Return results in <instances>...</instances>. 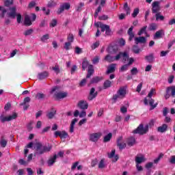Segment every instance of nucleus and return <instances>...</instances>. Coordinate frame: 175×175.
Here are the masks:
<instances>
[{
  "mask_svg": "<svg viewBox=\"0 0 175 175\" xmlns=\"http://www.w3.org/2000/svg\"><path fill=\"white\" fill-rule=\"evenodd\" d=\"M67 40L70 43H73V41L75 40V36L73 34L70 33L67 38Z\"/></svg>",
  "mask_w": 175,
  "mask_h": 175,
  "instance_id": "obj_47",
  "label": "nucleus"
},
{
  "mask_svg": "<svg viewBox=\"0 0 175 175\" xmlns=\"http://www.w3.org/2000/svg\"><path fill=\"white\" fill-rule=\"evenodd\" d=\"M55 96L57 100H59V99H64V98H66V96H68V93L61 92H56L55 94Z\"/></svg>",
  "mask_w": 175,
  "mask_h": 175,
  "instance_id": "obj_17",
  "label": "nucleus"
},
{
  "mask_svg": "<svg viewBox=\"0 0 175 175\" xmlns=\"http://www.w3.org/2000/svg\"><path fill=\"white\" fill-rule=\"evenodd\" d=\"M145 59L148 62V64H154L155 61V57L154 53H150L149 55L145 56Z\"/></svg>",
  "mask_w": 175,
  "mask_h": 175,
  "instance_id": "obj_18",
  "label": "nucleus"
},
{
  "mask_svg": "<svg viewBox=\"0 0 175 175\" xmlns=\"http://www.w3.org/2000/svg\"><path fill=\"white\" fill-rule=\"evenodd\" d=\"M122 57L123 58L122 61L124 63L126 62V61H128V59H129V55H128V53H126V52H123Z\"/></svg>",
  "mask_w": 175,
  "mask_h": 175,
  "instance_id": "obj_40",
  "label": "nucleus"
},
{
  "mask_svg": "<svg viewBox=\"0 0 175 175\" xmlns=\"http://www.w3.org/2000/svg\"><path fill=\"white\" fill-rule=\"evenodd\" d=\"M100 28L101 29V32H105V31L106 35H111V29H110V26L103 24L100 25Z\"/></svg>",
  "mask_w": 175,
  "mask_h": 175,
  "instance_id": "obj_10",
  "label": "nucleus"
},
{
  "mask_svg": "<svg viewBox=\"0 0 175 175\" xmlns=\"http://www.w3.org/2000/svg\"><path fill=\"white\" fill-rule=\"evenodd\" d=\"M77 106L79 109H81V110H87V109H88V103L85 100H80Z\"/></svg>",
  "mask_w": 175,
  "mask_h": 175,
  "instance_id": "obj_15",
  "label": "nucleus"
},
{
  "mask_svg": "<svg viewBox=\"0 0 175 175\" xmlns=\"http://www.w3.org/2000/svg\"><path fill=\"white\" fill-rule=\"evenodd\" d=\"M71 46H72V43L71 42H65V44H64V49H65V50H70V47H71Z\"/></svg>",
  "mask_w": 175,
  "mask_h": 175,
  "instance_id": "obj_54",
  "label": "nucleus"
},
{
  "mask_svg": "<svg viewBox=\"0 0 175 175\" xmlns=\"http://www.w3.org/2000/svg\"><path fill=\"white\" fill-rule=\"evenodd\" d=\"M25 25H32V22H31V18L28 15L25 16Z\"/></svg>",
  "mask_w": 175,
  "mask_h": 175,
  "instance_id": "obj_35",
  "label": "nucleus"
},
{
  "mask_svg": "<svg viewBox=\"0 0 175 175\" xmlns=\"http://www.w3.org/2000/svg\"><path fill=\"white\" fill-rule=\"evenodd\" d=\"M147 32V25L144 26L140 29V30L138 31L137 35L138 36H142L143 33H146Z\"/></svg>",
  "mask_w": 175,
  "mask_h": 175,
  "instance_id": "obj_36",
  "label": "nucleus"
},
{
  "mask_svg": "<svg viewBox=\"0 0 175 175\" xmlns=\"http://www.w3.org/2000/svg\"><path fill=\"white\" fill-rule=\"evenodd\" d=\"M57 159V154H55L53 157H51L47 161L48 166H53L55 163Z\"/></svg>",
  "mask_w": 175,
  "mask_h": 175,
  "instance_id": "obj_25",
  "label": "nucleus"
},
{
  "mask_svg": "<svg viewBox=\"0 0 175 175\" xmlns=\"http://www.w3.org/2000/svg\"><path fill=\"white\" fill-rule=\"evenodd\" d=\"M57 3L54 1H49L47 4L48 8H54V6H56Z\"/></svg>",
  "mask_w": 175,
  "mask_h": 175,
  "instance_id": "obj_53",
  "label": "nucleus"
},
{
  "mask_svg": "<svg viewBox=\"0 0 175 175\" xmlns=\"http://www.w3.org/2000/svg\"><path fill=\"white\" fill-rule=\"evenodd\" d=\"M104 61H105V62H109V64H111V62H114V61H116V59L114 56L108 54L105 57Z\"/></svg>",
  "mask_w": 175,
  "mask_h": 175,
  "instance_id": "obj_22",
  "label": "nucleus"
},
{
  "mask_svg": "<svg viewBox=\"0 0 175 175\" xmlns=\"http://www.w3.org/2000/svg\"><path fill=\"white\" fill-rule=\"evenodd\" d=\"M148 124H146L145 126L144 125H143V124H141L138 126V127L135 129L133 131V133L134 134H137L138 135H146V133H147V132H148Z\"/></svg>",
  "mask_w": 175,
  "mask_h": 175,
  "instance_id": "obj_3",
  "label": "nucleus"
},
{
  "mask_svg": "<svg viewBox=\"0 0 175 175\" xmlns=\"http://www.w3.org/2000/svg\"><path fill=\"white\" fill-rule=\"evenodd\" d=\"M163 155H164L163 153H160L159 154V157L154 160V163H156V164L159 163V161H161V159H162V158H163Z\"/></svg>",
  "mask_w": 175,
  "mask_h": 175,
  "instance_id": "obj_45",
  "label": "nucleus"
},
{
  "mask_svg": "<svg viewBox=\"0 0 175 175\" xmlns=\"http://www.w3.org/2000/svg\"><path fill=\"white\" fill-rule=\"evenodd\" d=\"M101 80H103V77H95L92 79L90 81V84H95L96 83H99V81H101Z\"/></svg>",
  "mask_w": 175,
  "mask_h": 175,
  "instance_id": "obj_31",
  "label": "nucleus"
},
{
  "mask_svg": "<svg viewBox=\"0 0 175 175\" xmlns=\"http://www.w3.org/2000/svg\"><path fill=\"white\" fill-rule=\"evenodd\" d=\"M29 102H31V98L26 97L24 98L23 103L20 104V106H24L23 109L27 110L28 107H29V104H27V103H29Z\"/></svg>",
  "mask_w": 175,
  "mask_h": 175,
  "instance_id": "obj_16",
  "label": "nucleus"
},
{
  "mask_svg": "<svg viewBox=\"0 0 175 175\" xmlns=\"http://www.w3.org/2000/svg\"><path fill=\"white\" fill-rule=\"evenodd\" d=\"M92 62L94 65H96V64H98L99 63V56H96L93 60Z\"/></svg>",
  "mask_w": 175,
  "mask_h": 175,
  "instance_id": "obj_64",
  "label": "nucleus"
},
{
  "mask_svg": "<svg viewBox=\"0 0 175 175\" xmlns=\"http://www.w3.org/2000/svg\"><path fill=\"white\" fill-rule=\"evenodd\" d=\"M68 137V133H66V131H61L60 133V139H66V137Z\"/></svg>",
  "mask_w": 175,
  "mask_h": 175,
  "instance_id": "obj_48",
  "label": "nucleus"
},
{
  "mask_svg": "<svg viewBox=\"0 0 175 175\" xmlns=\"http://www.w3.org/2000/svg\"><path fill=\"white\" fill-rule=\"evenodd\" d=\"M161 10L159 7V1H154L152 3V13H158Z\"/></svg>",
  "mask_w": 175,
  "mask_h": 175,
  "instance_id": "obj_12",
  "label": "nucleus"
},
{
  "mask_svg": "<svg viewBox=\"0 0 175 175\" xmlns=\"http://www.w3.org/2000/svg\"><path fill=\"white\" fill-rule=\"evenodd\" d=\"M53 147L50 144L43 145L41 142H36L34 144L35 155H42L44 152H49L51 151Z\"/></svg>",
  "mask_w": 175,
  "mask_h": 175,
  "instance_id": "obj_1",
  "label": "nucleus"
},
{
  "mask_svg": "<svg viewBox=\"0 0 175 175\" xmlns=\"http://www.w3.org/2000/svg\"><path fill=\"white\" fill-rule=\"evenodd\" d=\"M128 68H129V66L128 64H124L121 67L120 71L125 72V70H128Z\"/></svg>",
  "mask_w": 175,
  "mask_h": 175,
  "instance_id": "obj_60",
  "label": "nucleus"
},
{
  "mask_svg": "<svg viewBox=\"0 0 175 175\" xmlns=\"http://www.w3.org/2000/svg\"><path fill=\"white\" fill-rule=\"evenodd\" d=\"M132 50H133V53H134L135 54H139L140 51H142V49H140V48H139L137 44L133 45Z\"/></svg>",
  "mask_w": 175,
  "mask_h": 175,
  "instance_id": "obj_37",
  "label": "nucleus"
},
{
  "mask_svg": "<svg viewBox=\"0 0 175 175\" xmlns=\"http://www.w3.org/2000/svg\"><path fill=\"white\" fill-rule=\"evenodd\" d=\"M170 163H172V165L175 164V155L171 156L170 160H169Z\"/></svg>",
  "mask_w": 175,
  "mask_h": 175,
  "instance_id": "obj_63",
  "label": "nucleus"
},
{
  "mask_svg": "<svg viewBox=\"0 0 175 175\" xmlns=\"http://www.w3.org/2000/svg\"><path fill=\"white\" fill-rule=\"evenodd\" d=\"M69 9H70V4L69 3H64L58 9L57 14H61V13H64V10H69Z\"/></svg>",
  "mask_w": 175,
  "mask_h": 175,
  "instance_id": "obj_8",
  "label": "nucleus"
},
{
  "mask_svg": "<svg viewBox=\"0 0 175 175\" xmlns=\"http://www.w3.org/2000/svg\"><path fill=\"white\" fill-rule=\"evenodd\" d=\"M33 32V29H30L26 30L24 32V35L25 36H29V35H32Z\"/></svg>",
  "mask_w": 175,
  "mask_h": 175,
  "instance_id": "obj_52",
  "label": "nucleus"
},
{
  "mask_svg": "<svg viewBox=\"0 0 175 175\" xmlns=\"http://www.w3.org/2000/svg\"><path fill=\"white\" fill-rule=\"evenodd\" d=\"M123 10L126 12V15L131 14V8L128 5V3H125L123 6Z\"/></svg>",
  "mask_w": 175,
  "mask_h": 175,
  "instance_id": "obj_33",
  "label": "nucleus"
},
{
  "mask_svg": "<svg viewBox=\"0 0 175 175\" xmlns=\"http://www.w3.org/2000/svg\"><path fill=\"white\" fill-rule=\"evenodd\" d=\"M92 75H94V67L92 66V65H90L88 66V75L86 76V79H90V77H91Z\"/></svg>",
  "mask_w": 175,
  "mask_h": 175,
  "instance_id": "obj_29",
  "label": "nucleus"
},
{
  "mask_svg": "<svg viewBox=\"0 0 175 175\" xmlns=\"http://www.w3.org/2000/svg\"><path fill=\"white\" fill-rule=\"evenodd\" d=\"M53 70H54V72H55V73L57 75H58V73H59L60 70H59V66L58 65H55L54 67H52Z\"/></svg>",
  "mask_w": 175,
  "mask_h": 175,
  "instance_id": "obj_55",
  "label": "nucleus"
},
{
  "mask_svg": "<svg viewBox=\"0 0 175 175\" xmlns=\"http://www.w3.org/2000/svg\"><path fill=\"white\" fill-rule=\"evenodd\" d=\"M162 35H163V30H159L155 33L154 36V39H161V38H162Z\"/></svg>",
  "mask_w": 175,
  "mask_h": 175,
  "instance_id": "obj_32",
  "label": "nucleus"
},
{
  "mask_svg": "<svg viewBox=\"0 0 175 175\" xmlns=\"http://www.w3.org/2000/svg\"><path fill=\"white\" fill-rule=\"evenodd\" d=\"M79 121L77 118H75L72 120L70 126V133H73L75 132V125H76V122Z\"/></svg>",
  "mask_w": 175,
  "mask_h": 175,
  "instance_id": "obj_27",
  "label": "nucleus"
},
{
  "mask_svg": "<svg viewBox=\"0 0 175 175\" xmlns=\"http://www.w3.org/2000/svg\"><path fill=\"white\" fill-rule=\"evenodd\" d=\"M134 40L136 44H145V43H147V38L144 36L135 37Z\"/></svg>",
  "mask_w": 175,
  "mask_h": 175,
  "instance_id": "obj_11",
  "label": "nucleus"
},
{
  "mask_svg": "<svg viewBox=\"0 0 175 175\" xmlns=\"http://www.w3.org/2000/svg\"><path fill=\"white\" fill-rule=\"evenodd\" d=\"M11 5H13V0H5L4 2L5 6H1L2 8H9V6H11Z\"/></svg>",
  "mask_w": 175,
  "mask_h": 175,
  "instance_id": "obj_42",
  "label": "nucleus"
},
{
  "mask_svg": "<svg viewBox=\"0 0 175 175\" xmlns=\"http://www.w3.org/2000/svg\"><path fill=\"white\" fill-rule=\"evenodd\" d=\"M122 54H124V52H120L119 54H118L114 58L115 61H118L121 57H122Z\"/></svg>",
  "mask_w": 175,
  "mask_h": 175,
  "instance_id": "obj_62",
  "label": "nucleus"
},
{
  "mask_svg": "<svg viewBox=\"0 0 175 175\" xmlns=\"http://www.w3.org/2000/svg\"><path fill=\"white\" fill-rule=\"evenodd\" d=\"M0 146L3 148H5V147H6V146H8V140H6L5 139V137H3V136L1 137V139L0 141Z\"/></svg>",
  "mask_w": 175,
  "mask_h": 175,
  "instance_id": "obj_34",
  "label": "nucleus"
},
{
  "mask_svg": "<svg viewBox=\"0 0 175 175\" xmlns=\"http://www.w3.org/2000/svg\"><path fill=\"white\" fill-rule=\"evenodd\" d=\"M156 94L157 92H155V89L152 88L150 90L146 98H149L150 99H151V97L152 96V95H155Z\"/></svg>",
  "mask_w": 175,
  "mask_h": 175,
  "instance_id": "obj_46",
  "label": "nucleus"
},
{
  "mask_svg": "<svg viewBox=\"0 0 175 175\" xmlns=\"http://www.w3.org/2000/svg\"><path fill=\"white\" fill-rule=\"evenodd\" d=\"M88 65H89L88 61L84 60L82 63V69H83V70H85V69H87L88 66Z\"/></svg>",
  "mask_w": 175,
  "mask_h": 175,
  "instance_id": "obj_50",
  "label": "nucleus"
},
{
  "mask_svg": "<svg viewBox=\"0 0 175 175\" xmlns=\"http://www.w3.org/2000/svg\"><path fill=\"white\" fill-rule=\"evenodd\" d=\"M110 87H111V81L106 80L103 83L104 90H107V88H110Z\"/></svg>",
  "mask_w": 175,
  "mask_h": 175,
  "instance_id": "obj_38",
  "label": "nucleus"
},
{
  "mask_svg": "<svg viewBox=\"0 0 175 175\" xmlns=\"http://www.w3.org/2000/svg\"><path fill=\"white\" fill-rule=\"evenodd\" d=\"M116 66H117V64H111L107 70V75H109V73H114L116 72Z\"/></svg>",
  "mask_w": 175,
  "mask_h": 175,
  "instance_id": "obj_23",
  "label": "nucleus"
},
{
  "mask_svg": "<svg viewBox=\"0 0 175 175\" xmlns=\"http://www.w3.org/2000/svg\"><path fill=\"white\" fill-rule=\"evenodd\" d=\"M55 116V111H51L46 114V117L49 118V120H51V118H53Z\"/></svg>",
  "mask_w": 175,
  "mask_h": 175,
  "instance_id": "obj_51",
  "label": "nucleus"
},
{
  "mask_svg": "<svg viewBox=\"0 0 175 175\" xmlns=\"http://www.w3.org/2000/svg\"><path fill=\"white\" fill-rule=\"evenodd\" d=\"M102 137V133H93L90 135L89 140L93 143H96Z\"/></svg>",
  "mask_w": 175,
  "mask_h": 175,
  "instance_id": "obj_5",
  "label": "nucleus"
},
{
  "mask_svg": "<svg viewBox=\"0 0 175 175\" xmlns=\"http://www.w3.org/2000/svg\"><path fill=\"white\" fill-rule=\"evenodd\" d=\"M100 3L101 6H105V3H106V0H96V5L98 3Z\"/></svg>",
  "mask_w": 175,
  "mask_h": 175,
  "instance_id": "obj_59",
  "label": "nucleus"
},
{
  "mask_svg": "<svg viewBox=\"0 0 175 175\" xmlns=\"http://www.w3.org/2000/svg\"><path fill=\"white\" fill-rule=\"evenodd\" d=\"M117 146L119 148V150H124L126 147V144L122 139V137H120L117 140Z\"/></svg>",
  "mask_w": 175,
  "mask_h": 175,
  "instance_id": "obj_9",
  "label": "nucleus"
},
{
  "mask_svg": "<svg viewBox=\"0 0 175 175\" xmlns=\"http://www.w3.org/2000/svg\"><path fill=\"white\" fill-rule=\"evenodd\" d=\"M36 99L40 100V99H44L46 98V94L43 93L38 92L36 95Z\"/></svg>",
  "mask_w": 175,
  "mask_h": 175,
  "instance_id": "obj_43",
  "label": "nucleus"
},
{
  "mask_svg": "<svg viewBox=\"0 0 175 175\" xmlns=\"http://www.w3.org/2000/svg\"><path fill=\"white\" fill-rule=\"evenodd\" d=\"M107 164H106V160L105 159H101L98 163V169H106Z\"/></svg>",
  "mask_w": 175,
  "mask_h": 175,
  "instance_id": "obj_24",
  "label": "nucleus"
},
{
  "mask_svg": "<svg viewBox=\"0 0 175 175\" xmlns=\"http://www.w3.org/2000/svg\"><path fill=\"white\" fill-rule=\"evenodd\" d=\"M171 91V95L173 98H174L175 96V86H170L167 88V90L165 91L166 94L165 95V99H169V98H170V94H169V92H170Z\"/></svg>",
  "mask_w": 175,
  "mask_h": 175,
  "instance_id": "obj_7",
  "label": "nucleus"
},
{
  "mask_svg": "<svg viewBox=\"0 0 175 175\" xmlns=\"http://www.w3.org/2000/svg\"><path fill=\"white\" fill-rule=\"evenodd\" d=\"M49 73L47 71L40 72L38 75V79H39V80H44V79H47V77H49Z\"/></svg>",
  "mask_w": 175,
  "mask_h": 175,
  "instance_id": "obj_19",
  "label": "nucleus"
},
{
  "mask_svg": "<svg viewBox=\"0 0 175 175\" xmlns=\"http://www.w3.org/2000/svg\"><path fill=\"white\" fill-rule=\"evenodd\" d=\"M112 99L114 102H117V99H122V98L118 94V93H117L113 96Z\"/></svg>",
  "mask_w": 175,
  "mask_h": 175,
  "instance_id": "obj_56",
  "label": "nucleus"
},
{
  "mask_svg": "<svg viewBox=\"0 0 175 175\" xmlns=\"http://www.w3.org/2000/svg\"><path fill=\"white\" fill-rule=\"evenodd\" d=\"M50 36L49 34H45L42 36L41 38V42H46V40H48L49 39Z\"/></svg>",
  "mask_w": 175,
  "mask_h": 175,
  "instance_id": "obj_57",
  "label": "nucleus"
},
{
  "mask_svg": "<svg viewBox=\"0 0 175 175\" xmlns=\"http://www.w3.org/2000/svg\"><path fill=\"white\" fill-rule=\"evenodd\" d=\"M148 102H149V105L150 106V110H154V109H155V107H157V106H158L157 103L154 105V102H155V100L154 99H152L151 98H150L146 97L144 100V105H148Z\"/></svg>",
  "mask_w": 175,
  "mask_h": 175,
  "instance_id": "obj_6",
  "label": "nucleus"
},
{
  "mask_svg": "<svg viewBox=\"0 0 175 175\" xmlns=\"http://www.w3.org/2000/svg\"><path fill=\"white\" fill-rule=\"evenodd\" d=\"M113 136V134L111 133H109L108 135H107L103 139L104 143H107V142H110V139H111Z\"/></svg>",
  "mask_w": 175,
  "mask_h": 175,
  "instance_id": "obj_41",
  "label": "nucleus"
},
{
  "mask_svg": "<svg viewBox=\"0 0 175 175\" xmlns=\"http://www.w3.org/2000/svg\"><path fill=\"white\" fill-rule=\"evenodd\" d=\"M126 143L129 147H132L135 144V143H136V139H135V137H131L127 139Z\"/></svg>",
  "mask_w": 175,
  "mask_h": 175,
  "instance_id": "obj_26",
  "label": "nucleus"
},
{
  "mask_svg": "<svg viewBox=\"0 0 175 175\" xmlns=\"http://www.w3.org/2000/svg\"><path fill=\"white\" fill-rule=\"evenodd\" d=\"M157 28H158V25L156 23H151L149 25L148 29L149 31H157Z\"/></svg>",
  "mask_w": 175,
  "mask_h": 175,
  "instance_id": "obj_39",
  "label": "nucleus"
},
{
  "mask_svg": "<svg viewBox=\"0 0 175 175\" xmlns=\"http://www.w3.org/2000/svg\"><path fill=\"white\" fill-rule=\"evenodd\" d=\"M0 11H1L0 14L1 18H3L6 13L8 17H11L12 18H16V16H17V14H16V7L6 8L0 6ZM9 11L10 12H8Z\"/></svg>",
  "mask_w": 175,
  "mask_h": 175,
  "instance_id": "obj_2",
  "label": "nucleus"
},
{
  "mask_svg": "<svg viewBox=\"0 0 175 175\" xmlns=\"http://www.w3.org/2000/svg\"><path fill=\"white\" fill-rule=\"evenodd\" d=\"M102 11V7L99 5L98 8L96 10L95 14H94V17H98V15L99 14V12Z\"/></svg>",
  "mask_w": 175,
  "mask_h": 175,
  "instance_id": "obj_58",
  "label": "nucleus"
},
{
  "mask_svg": "<svg viewBox=\"0 0 175 175\" xmlns=\"http://www.w3.org/2000/svg\"><path fill=\"white\" fill-rule=\"evenodd\" d=\"M146 161V159L144 158V156H141V157H139V156H137L135 157V163L136 164H139L140 163H143V162H144Z\"/></svg>",
  "mask_w": 175,
  "mask_h": 175,
  "instance_id": "obj_30",
  "label": "nucleus"
},
{
  "mask_svg": "<svg viewBox=\"0 0 175 175\" xmlns=\"http://www.w3.org/2000/svg\"><path fill=\"white\" fill-rule=\"evenodd\" d=\"M117 93L123 98H125V95H126V88L121 87L117 92Z\"/></svg>",
  "mask_w": 175,
  "mask_h": 175,
  "instance_id": "obj_20",
  "label": "nucleus"
},
{
  "mask_svg": "<svg viewBox=\"0 0 175 175\" xmlns=\"http://www.w3.org/2000/svg\"><path fill=\"white\" fill-rule=\"evenodd\" d=\"M139 12H140V10H139V8H135L132 14V17H133L134 18H136L137 16V14H139Z\"/></svg>",
  "mask_w": 175,
  "mask_h": 175,
  "instance_id": "obj_49",
  "label": "nucleus"
},
{
  "mask_svg": "<svg viewBox=\"0 0 175 175\" xmlns=\"http://www.w3.org/2000/svg\"><path fill=\"white\" fill-rule=\"evenodd\" d=\"M17 118V113H14L12 115L9 116H5L3 114H1L0 116L1 122H6L9 121H12V120H16Z\"/></svg>",
  "mask_w": 175,
  "mask_h": 175,
  "instance_id": "obj_4",
  "label": "nucleus"
},
{
  "mask_svg": "<svg viewBox=\"0 0 175 175\" xmlns=\"http://www.w3.org/2000/svg\"><path fill=\"white\" fill-rule=\"evenodd\" d=\"M131 75H137V73H139V70H137V68H133V69L131 70Z\"/></svg>",
  "mask_w": 175,
  "mask_h": 175,
  "instance_id": "obj_61",
  "label": "nucleus"
},
{
  "mask_svg": "<svg viewBox=\"0 0 175 175\" xmlns=\"http://www.w3.org/2000/svg\"><path fill=\"white\" fill-rule=\"evenodd\" d=\"M107 53L109 54H116L118 51V46L110 45L107 49Z\"/></svg>",
  "mask_w": 175,
  "mask_h": 175,
  "instance_id": "obj_14",
  "label": "nucleus"
},
{
  "mask_svg": "<svg viewBox=\"0 0 175 175\" xmlns=\"http://www.w3.org/2000/svg\"><path fill=\"white\" fill-rule=\"evenodd\" d=\"M155 17L156 21H158L159 20H160L161 21H163V20H165V16L161 15L160 13L156 14Z\"/></svg>",
  "mask_w": 175,
  "mask_h": 175,
  "instance_id": "obj_44",
  "label": "nucleus"
},
{
  "mask_svg": "<svg viewBox=\"0 0 175 175\" xmlns=\"http://www.w3.org/2000/svg\"><path fill=\"white\" fill-rule=\"evenodd\" d=\"M157 131L161 133H163L164 132H166L167 131V124H163L162 126H159L157 129Z\"/></svg>",
  "mask_w": 175,
  "mask_h": 175,
  "instance_id": "obj_28",
  "label": "nucleus"
},
{
  "mask_svg": "<svg viewBox=\"0 0 175 175\" xmlns=\"http://www.w3.org/2000/svg\"><path fill=\"white\" fill-rule=\"evenodd\" d=\"M96 96H98V92L95 91L94 88H92L88 98V100H92L93 99H95Z\"/></svg>",
  "mask_w": 175,
  "mask_h": 175,
  "instance_id": "obj_13",
  "label": "nucleus"
},
{
  "mask_svg": "<svg viewBox=\"0 0 175 175\" xmlns=\"http://www.w3.org/2000/svg\"><path fill=\"white\" fill-rule=\"evenodd\" d=\"M127 33H128V35H129V40L130 42H132V40H133V38H135V33H133V26H131V27L129 29V30H128V31H127Z\"/></svg>",
  "mask_w": 175,
  "mask_h": 175,
  "instance_id": "obj_21",
  "label": "nucleus"
}]
</instances>
